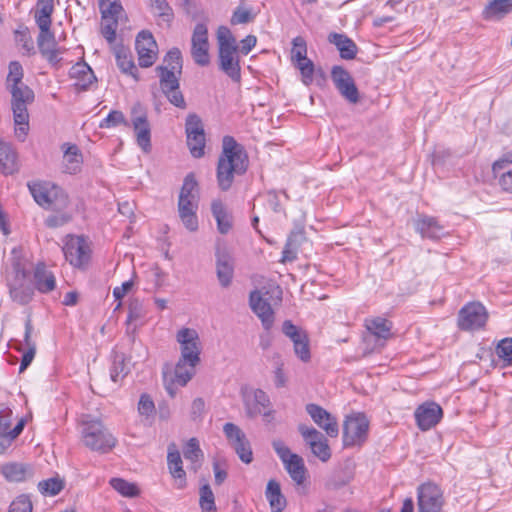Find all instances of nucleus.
Here are the masks:
<instances>
[{
	"label": "nucleus",
	"instance_id": "nucleus-37",
	"mask_svg": "<svg viewBox=\"0 0 512 512\" xmlns=\"http://www.w3.org/2000/svg\"><path fill=\"white\" fill-rule=\"evenodd\" d=\"M283 464L292 480L298 485L303 484L306 478V467L302 457L295 454Z\"/></svg>",
	"mask_w": 512,
	"mask_h": 512
},
{
	"label": "nucleus",
	"instance_id": "nucleus-15",
	"mask_svg": "<svg viewBox=\"0 0 512 512\" xmlns=\"http://www.w3.org/2000/svg\"><path fill=\"white\" fill-rule=\"evenodd\" d=\"M331 79L340 93L348 102L355 104L359 101V91L351 74L342 66L336 65L331 69Z\"/></svg>",
	"mask_w": 512,
	"mask_h": 512
},
{
	"label": "nucleus",
	"instance_id": "nucleus-57",
	"mask_svg": "<svg viewBox=\"0 0 512 512\" xmlns=\"http://www.w3.org/2000/svg\"><path fill=\"white\" fill-rule=\"evenodd\" d=\"M10 414L0 413V446L8 447V435L11 430Z\"/></svg>",
	"mask_w": 512,
	"mask_h": 512
},
{
	"label": "nucleus",
	"instance_id": "nucleus-28",
	"mask_svg": "<svg viewBox=\"0 0 512 512\" xmlns=\"http://www.w3.org/2000/svg\"><path fill=\"white\" fill-rule=\"evenodd\" d=\"M167 465L170 474L177 481V488L183 489L186 486V473L182 466L180 453L174 445L168 448Z\"/></svg>",
	"mask_w": 512,
	"mask_h": 512
},
{
	"label": "nucleus",
	"instance_id": "nucleus-7",
	"mask_svg": "<svg viewBox=\"0 0 512 512\" xmlns=\"http://www.w3.org/2000/svg\"><path fill=\"white\" fill-rule=\"evenodd\" d=\"M444 505L443 491L435 483H423L417 488L418 512H442Z\"/></svg>",
	"mask_w": 512,
	"mask_h": 512
},
{
	"label": "nucleus",
	"instance_id": "nucleus-2",
	"mask_svg": "<svg viewBox=\"0 0 512 512\" xmlns=\"http://www.w3.org/2000/svg\"><path fill=\"white\" fill-rule=\"evenodd\" d=\"M28 187L35 202L53 212L45 219L47 227L57 228L71 221L70 200L61 187L51 182H35Z\"/></svg>",
	"mask_w": 512,
	"mask_h": 512
},
{
	"label": "nucleus",
	"instance_id": "nucleus-14",
	"mask_svg": "<svg viewBox=\"0 0 512 512\" xmlns=\"http://www.w3.org/2000/svg\"><path fill=\"white\" fill-rule=\"evenodd\" d=\"M224 434L240 460L249 464L253 460V453L249 440L245 433L235 424L226 423L223 427Z\"/></svg>",
	"mask_w": 512,
	"mask_h": 512
},
{
	"label": "nucleus",
	"instance_id": "nucleus-64",
	"mask_svg": "<svg viewBox=\"0 0 512 512\" xmlns=\"http://www.w3.org/2000/svg\"><path fill=\"white\" fill-rule=\"evenodd\" d=\"M283 333L289 337L291 340L301 337L305 332L301 331L297 326H295L291 321L286 320L282 325Z\"/></svg>",
	"mask_w": 512,
	"mask_h": 512
},
{
	"label": "nucleus",
	"instance_id": "nucleus-23",
	"mask_svg": "<svg viewBox=\"0 0 512 512\" xmlns=\"http://www.w3.org/2000/svg\"><path fill=\"white\" fill-rule=\"evenodd\" d=\"M219 68L234 82L241 80L238 50L219 51Z\"/></svg>",
	"mask_w": 512,
	"mask_h": 512
},
{
	"label": "nucleus",
	"instance_id": "nucleus-52",
	"mask_svg": "<svg viewBox=\"0 0 512 512\" xmlns=\"http://www.w3.org/2000/svg\"><path fill=\"white\" fill-rule=\"evenodd\" d=\"M291 341L294 345L295 354L302 361H308L310 359V350L307 335L304 333L301 337H297Z\"/></svg>",
	"mask_w": 512,
	"mask_h": 512
},
{
	"label": "nucleus",
	"instance_id": "nucleus-54",
	"mask_svg": "<svg viewBox=\"0 0 512 512\" xmlns=\"http://www.w3.org/2000/svg\"><path fill=\"white\" fill-rule=\"evenodd\" d=\"M307 55V43L302 36H297L292 40L291 60H304Z\"/></svg>",
	"mask_w": 512,
	"mask_h": 512
},
{
	"label": "nucleus",
	"instance_id": "nucleus-6",
	"mask_svg": "<svg viewBox=\"0 0 512 512\" xmlns=\"http://www.w3.org/2000/svg\"><path fill=\"white\" fill-rule=\"evenodd\" d=\"M197 364L179 359L173 371H163L164 386L170 397H175L177 387H184L195 374Z\"/></svg>",
	"mask_w": 512,
	"mask_h": 512
},
{
	"label": "nucleus",
	"instance_id": "nucleus-18",
	"mask_svg": "<svg viewBox=\"0 0 512 512\" xmlns=\"http://www.w3.org/2000/svg\"><path fill=\"white\" fill-rule=\"evenodd\" d=\"M138 61L141 67H150L157 57V43L151 32L143 30L138 33L135 41Z\"/></svg>",
	"mask_w": 512,
	"mask_h": 512
},
{
	"label": "nucleus",
	"instance_id": "nucleus-32",
	"mask_svg": "<svg viewBox=\"0 0 512 512\" xmlns=\"http://www.w3.org/2000/svg\"><path fill=\"white\" fill-rule=\"evenodd\" d=\"M17 154L9 143H6L0 137V171L3 174L9 175L16 172Z\"/></svg>",
	"mask_w": 512,
	"mask_h": 512
},
{
	"label": "nucleus",
	"instance_id": "nucleus-39",
	"mask_svg": "<svg viewBox=\"0 0 512 512\" xmlns=\"http://www.w3.org/2000/svg\"><path fill=\"white\" fill-rule=\"evenodd\" d=\"M183 454L186 460L191 462V469L196 472L201 466L203 452L199 447L198 440L191 438L185 445Z\"/></svg>",
	"mask_w": 512,
	"mask_h": 512
},
{
	"label": "nucleus",
	"instance_id": "nucleus-1",
	"mask_svg": "<svg viewBox=\"0 0 512 512\" xmlns=\"http://www.w3.org/2000/svg\"><path fill=\"white\" fill-rule=\"evenodd\" d=\"M24 72L21 64L12 61L5 80V87L11 94V109L13 120L17 128L15 134L24 140L29 124L28 106L34 102V91L23 82Z\"/></svg>",
	"mask_w": 512,
	"mask_h": 512
},
{
	"label": "nucleus",
	"instance_id": "nucleus-61",
	"mask_svg": "<svg viewBox=\"0 0 512 512\" xmlns=\"http://www.w3.org/2000/svg\"><path fill=\"white\" fill-rule=\"evenodd\" d=\"M138 411L141 415L146 417H149L155 413V405L149 395H141L138 403Z\"/></svg>",
	"mask_w": 512,
	"mask_h": 512
},
{
	"label": "nucleus",
	"instance_id": "nucleus-20",
	"mask_svg": "<svg viewBox=\"0 0 512 512\" xmlns=\"http://www.w3.org/2000/svg\"><path fill=\"white\" fill-rule=\"evenodd\" d=\"M249 303L252 311L260 318L264 329L269 330L274 323V312L268 298L260 291H252Z\"/></svg>",
	"mask_w": 512,
	"mask_h": 512
},
{
	"label": "nucleus",
	"instance_id": "nucleus-62",
	"mask_svg": "<svg viewBox=\"0 0 512 512\" xmlns=\"http://www.w3.org/2000/svg\"><path fill=\"white\" fill-rule=\"evenodd\" d=\"M163 93L166 95L171 104L182 109L186 107V102L179 88L169 89Z\"/></svg>",
	"mask_w": 512,
	"mask_h": 512
},
{
	"label": "nucleus",
	"instance_id": "nucleus-53",
	"mask_svg": "<svg viewBox=\"0 0 512 512\" xmlns=\"http://www.w3.org/2000/svg\"><path fill=\"white\" fill-rule=\"evenodd\" d=\"M123 124L129 126L124 114L121 111L113 110L99 124L100 128H111Z\"/></svg>",
	"mask_w": 512,
	"mask_h": 512
},
{
	"label": "nucleus",
	"instance_id": "nucleus-33",
	"mask_svg": "<svg viewBox=\"0 0 512 512\" xmlns=\"http://www.w3.org/2000/svg\"><path fill=\"white\" fill-rule=\"evenodd\" d=\"M217 229L221 234H227L232 228V215L220 200H214L211 205Z\"/></svg>",
	"mask_w": 512,
	"mask_h": 512
},
{
	"label": "nucleus",
	"instance_id": "nucleus-48",
	"mask_svg": "<svg viewBox=\"0 0 512 512\" xmlns=\"http://www.w3.org/2000/svg\"><path fill=\"white\" fill-rule=\"evenodd\" d=\"M302 237L301 234L292 233L285 244V247L282 251V259L283 263L292 262L297 258V250H298V238Z\"/></svg>",
	"mask_w": 512,
	"mask_h": 512
},
{
	"label": "nucleus",
	"instance_id": "nucleus-30",
	"mask_svg": "<svg viewBox=\"0 0 512 512\" xmlns=\"http://www.w3.org/2000/svg\"><path fill=\"white\" fill-rule=\"evenodd\" d=\"M33 281L36 289L41 293H49L56 287L54 274L44 264L35 267Z\"/></svg>",
	"mask_w": 512,
	"mask_h": 512
},
{
	"label": "nucleus",
	"instance_id": "nucleus-25",
	"mask_svg": "<svg viewBox=\"0 0 512 512\" xmlns=\"http://www.w3.org/2000/svg\"><path fill=\"white\" fill-rule=\"evenodd\" d=\"M365 327L376 338V345L381 347L384 346L385 341L392 335V322L383 317L378 316L366 319Z\"/></svg>",
	"mask_w": 512,
	"mask_h": 512
},
{
	"label": "nucleus",
	"instance_id": "nucleus-9",
	"mask_svg": "<svg viewBox=\"0 0 512 512\" xmlns=\"http://www.w3.org/2000/svg\"><path fill=\"white\" fill-rule=\"evenodd\" d=\"M488 320L486 308L479 302H471L461 308L458 314V327L464 331L483 328Z\"/></svg>",
	"mask_w": 512,
	"mask_h": 512
},
{
	"label": "nucleus",
	"instance_id": "nucleus-10",
	"mask_svg": "<svg viewBox=\"0 0 512 512\" xmlns=\"http://www.w3.org/2000/svg\"><path fill=\"white\" fill-rule=\"evenodd\" d=\"M90 247L83 236L68 235L63 246L66 260L74 267L82 268L90 259Z\"/></svg>",
	"mask_w": 512,
	"mask_h": 512
},
{
	"label": "nucleus",
	"instance_id": "nucleus-55",
	"mask_svg": "<svg viewBox=\"0 0 512 512\" xmlns=\"http://www.w3.org/2000/svg\"><path fill=\"white\" fill-rule=\"evenodd\" d=\"M164 63L165 65L162 67L177 70L178 74H181L182 57L180 50L178 48H172L165 56Z\"/></svg>",
	"mask_w": 512,
	"mask_h": 512
},
{
	"label": "nucleus",
	"instance_id": "nucleus-47",
	"mask_svg": "<svg viewBox=\"0 0 512 512\" xmlns=\"http://www.w3.org/2000/svg\"><path fill=\"white\" fill-rule=\"evenodd\" d=\"M150 7L153 13L165 22H171L174 13L173 9L166 0H150Z\"/></svg>",
	"mask_w": 512,
	"mask_h": 512
},
{
	"label": "nucleus",
	"instance_id": "nucleus-46",
	"mask_svg": "<svg viewBox=\"0 0 512 512\" xmlns=\"http://www.w3.org/2000/svg\"><path fill=\"white\" fill-rule=\"evenodd\" d=\"M117 28V18L102 15L101 34L110 45H112L115 42Z\"/></svg>",
	"mask_w": 512,
	"mask_h": 512
},
{
	"label": "nucleus",
	"instance_id": "nucleus-3",
	"mask_svg": "<svg viewBox=\"0 0 512 512\" xmlns=\"http://www.w3.org/2000/svg\"><path fill=\"white\" fill-rule=\"evenodd\" d=\"M222 148L217 165V182L222 191H227L232 186L235 174L241 175L247 170L248 157L232 136H224Z\"/></svg>",
	"mask_w": 512,
	"mask_h": 512
},
{
	"label": "nucleus",
	"instance_id": "nucleus-49",
	"mask_svg": "<svg viewBox=\"0 0 512 512\" xmlns=\"http://www.w3.org/2000/svg\"><path fill=\"white\" fill-rule=\"evenodd\" d=\"M128 373L125 359L122 354H116L113 358V363L110 368V378L113 382L117 383L123 379Z\"/></svg>",
	"mask_w": 512,
	"mask_h": 512
},
{
	"label": "nucleus",
	"instance_id": "nucleus-38",
	"mask_svg": "<svg viewBox=\"0 0 512 512\" xmlns=\"http://www.w3.org/2000/svg\"><path fill=\"white\" fill-rule=\"evenodd\" d=\"M54 6L53 0H38L35 12V20L40 30H45L51 26V15Z\"/></svg>",
	"mask_w": 512,
	"mask_h": 512
},
{
	"label": "nucleus",
	"instance_id": "nucleus-17",
	"mask_svg": "<svg viewBox=\"0 0 512 512\" xmlns=\"http://www.w3.org/2000/svg\"><path fill=\"white\" fill-rule=\"evenodd\" d=\"M191 55L196 64L206 66L210 62L208 29L203 23L195 26L191 39Z\"/></svg>",
	"mask_w": 512,
	"mask_h": 512
},
{
	"label": "nucleus",
	"instance_id": "nucleus-34",
	"mask_svg": "<svg viewBox=\"0 0 512 512\" xmlns=\"http://www.w3.org/2000/svg\"><path fill=\"white\" fill-rule=\"evenodd\" d=\"M64 150L63 165L65 172L75 174L80 170L82 164V154L76 145L65 143L62 146Z\"/></svg>",
	"mask_w": 512,
	"mask_h": 512
},
{
	"label": "nucleus",
	"instance_id": "nucleus-45",
	"mask_svg": "<svg viewBox=\"0 0 512 512\" xmlns=\"http://www.w3.org/2000/svg\"><path fill=\"white\" fill-rule=\"evenodd\" d=\"M64 488V481L60 477H52L38 483L39 491L46 496H55Z\"/></svg>",
	"mask_w": 512,
	"mask_h": 512
},
{
	"label": "nucleus",
	"instance_id": "nucleus-21",
	"mask_svg": "<svg viewBox=\"0 0 512 512\" xmlns=\"http://www.w3.org/2000/svg\"><path fill=\"white\" fill-rule=\"evenodd\" d=\"M306 411L312 420L330 437H336L339 429L336 419L324 408L317 404H308Z\"/></svg>",
	"mask_w": 512,
	"mask_h": 512
},
{
	"label": "nucleus",
	"instance_id": "nucleus-8",
	"mask_svg": "<svg viewBox=\"0 0 512 512\" xmlns=\"http://www.w3.org/2000/svg\"><path fill=\"white\" fill-rule=\"evenodd\" d=\"M129 126L134 130L138 146L145 152L151 151V126L147 113L140 104L131 109Z\"/></svg>",
	"mask_w": 512,
	"mask_h": 512
},
{
	"label": "nucleus",
	"instance_id": "nucleus-56",
	"mask_svg": "<svg viewBox=\"0 0 512 512\" xmlns=\"http://www.w3.org/2000/svg\"><path fill=\"white\" fill-rule=\"evenodd\" d=\"M496 353L499 358L512 365V338L502 339L496 347Z\"/></svg>",
	"mask_w": 512,
	"mask_h": 512
},
{
	"label": "nucleus",
	"instance_id": "nucleus-12",
	"mask_svg": "<svg viewBox=\"0 0 512 512\" xmlns=\"http://www.w3.org/2000/svg\"><path fill=\"white\" fill-rule=\"evenodd\" d=\"M187 145L190 153L195 158L204 155L205 132L201 119L196 114H189L185 124Z\"/></svg>",
	"mask_w": 512,
	"mask_h": 512
},
{
	"label": "nucleus",
	"instance_id": "nucleus-59",
	"mask_svg": "<svg viewBox=\"0 0 512 512\" xmlns=\"http://www.w3.org/2000/svg\"><path fill=\"white\" fill-rule=\"evenodd\" d=\"M8 512H32V503L29 497L26 495L17 497L10 504Z\"/></svg>",
	"mask_w": 512,
	"mask_h": 512
},
{
	"label": "nucleus",
	"instance_id": "nucleus-44",
	"mask_svg": "<svg viewBox=\"0 0 512 512\" xmlns=\"http://www.w3.org/2000/svg\"><path fill=\"white\" fill-rule=\"evenodd\" d=\"M199 505L203 512H215V497L209 484H204L199 489Z\"/></svg>",
	"mask_w": 512,
	"mask_h": 512
},
{
	"label": "nucleus",
	"instance_id": "nucleus-27",
	"mask_svg": "<svg viewBox=\"0 0 512 512\" xmlns=\"http://www.w3.org/2000/svg\"><path fill=\"white\" fill-rule=\"evenodd\" d=\"M244 403L247 409V413L250 416L263 413V409L270 405L268 395L261 389H255L244 394Z\"/></svg>",
	"mask_w": 512,
	"mask_h": 512
},
{
	"label": "nucleus",
	"instance_id": "nucleus-41",
	"mask_svg": "<svg viewBox=\"0 0 512 512\" xmlns=\"http://www.w3.org/2000/svg\"><path fill=\"white\" fill-rule=\"evenodd\" d=\"M109 483L123 497L134 498L140 494L136 484L128 482L123 478H112Z\"/></svg>",
	"mask_w": 512,
	"mask_h": 512
},
{
	"label": "nucleus",
	"instance_id": "nucleus-43",
	"mask_svg": "<svg viewBox=\"0 0 512 512\" xmlns=\"http://www.w3.org/2000/svg\"><path fill=\"white\" fill-rule=\"evenodd\" d=\"M218 50H238L236 38L226 26H220L217 30Z\"/></svg>",
	"mask_w": 512,
	"mask_h": 512
},
{
	"label": "nucleus",
	"instance_id": "nucleus-26",
	"mask_svg": "<svg viewBox=\"0 0 512 512\" xmlns=\"http://www.w3.org/2000/svg\"><path fill=\"white\" fill-rule=\"evenodd\" d=\"M70 78L75 80L74 86L78 90H86L96 81V77L88 64L78 62L69 71Z\"/></svg>",
	"mask_w": 512,
	"mask_h": 512
},
{
	"label": "nucleus",
	"instance_id": "nucleus-40",
	"mask_svg": "<svg viewBox=\"0 0 512 512\" xmlns=\"http://www.w3.org/2000/svg\"><path fill=\"white\" fill-rule=\"evenodd\" d=\"M116 62L117 66L120 70L125 73L136 78L135 72H137V68L132 60V57L127 49L124 47H119L115 50Z\"/></svg>",
	"mask_w": 512,
	"mask_h": 512
},
{
	"label": "nucleus",
	"instance_id": "nucleus-60",
	"mask_svg": "<svg viewBox=\"0 0 512 512\" xmlns=\"http://www.w3.org/2000/svg\"><path fill=\"white\" fill-rule=\"evenodd\" d=\"M253 18L254 17L251 13V10L242 7H237L233 12L230 22L232 25L246 24L252 21Z\"/></svg>",
	"mask_w": 512,
	"mask_h": 512
},
{
	"label": "nucleus",
	"instance_id": "nucleus-31",
	"mask_svg": "<svg viewBox=\"0 0 512 512\" xmlns=\"http://www.w3.org/2000/svg\"><path fill=\"white\" fill-rule=\"evenodd\" d=\"M1 473L12 482H21L33 476V469L24 463H7L2 466Z\"/></svg>",
	"mask_w": 512,
	"mask_h": 512
},
{
	"label": "nucleus",
	"instance_id": "nucleus-58",
	"mask_svg": "<svg viewBox=\"0 0 512 512\" xmlns=\"http://www.w3.org/2000/svg\"><path fill=\"white\" fill-rule=\"evenodd\" d=\"M145 316L142 302L137 299H131L128 307V321L133 322Z\"/></svg>",
	"mask_w": 512,
	"mask_h": 512
},
{
	"label": "nucleus",
	"instance_id": "nucleus-4",
	"mask_svg": "<svg viewBox=\"0 0 512 512\" xmlns=\"http://www.w3.org/2000/svg\"><path fill=\"white\" fill-rule=\"evenodd\" d=\"M197 182L192 174L185 177L178 199V213L181 222L187 230L195 232L198 229L199 192Z\"/></svg>",
	"mask_w": 512,
	"mask_h": 512
},
{
	"label": "nucleus",
	"instance_id": "nucleus-22",
	"mask_svg": "<svg viewBox=\"0 0 512 512\" xmlns=\"http://www.w3.org/2000/svg\"><path fill=\"white\" fill-rule=\"evenodd\" d=\"M216 273L222 287H228L233 278L234 262L230 253L225 248L216 250Z\"/></svg>",
	"mask_w": 512,
	"mask_h": 512
},
{
	"label": "nucleus",
	"instance_id": "nucleus-50",
	"mask_svg": "<svg viewBox=\"0 0 512 512\" xmlns=\"http://www.w3.org/2000/svg\"><path fill=\"white\" fill-rule=\"evenodd\" d=\"M37 42L42 56L45 54V50L51 51L58 47L54 35L50 32V27L40 30Z\"/></svg>",
	"mask_w": 512,
	"mask_h": 512
},
{
	"label": "nucleus",
	"instance_id": "nucleus-29",
	"mask_svg": "<svg viewBox=\"0 0 512 512\" xmlns=\"http://www.w3.org/2000/svg\"><path fill=\"white\" fill-rule=\"evenodd\" d=\"M328 41L336 46L342 59L352 60L356 57L357 46L354 41L345 34L336 32L330 33Z\"/></svg>",
	"mask_w": 512,
	"mask_h": 512
},
{
	"label": "nucleus",
	"instance_id": "nucleus-5",
	"mask_svg": "<svg viewBox=\"0 0 512 512\" xmlns=\"http://www.w3.org/2000/svg\"><path fill=\"white\" fill-rule=\"evenodd\" d=\"M82 435L84 444L93 451L107 453L116 444V439L100 422L87 423Z\"/></svg>",
	"mask_w": 512,
	"mask_h": 512
},
{
	"label": "nucleus",
	"instance_id": "nucleus-36",
	"mask_svg": "<svg viewBox=\"0 0 512 512\" xmlns=\"http://www.w3.org/2000/svg\"><path fill=\"white\" fill-rule=\"evenodd\" d=\"M266 499L269 502L272 512H282L286 507V498L281 492L280 484L270 480L266 487Z\"/></svg>",
	"mask_w": 512,
	"mask_h": 512
},
{
	"label": "nucleus",
	"instance_id": "nucleus-11",
	"mask_svg": "<svg viewBox=\"0 0 512 512\" xmlns=\"http://www.w3.org/2000/svg\"><path fill=\"white\" fill-rule=\"evenodd\" d=\"M368 429L369 420L364 414L358 413L347 417L343 427L344 445H361L367 439Z\"/></svg>",
	"mask_w": 512,
	"mask_h": 512
},
{
	"label": "nucleus",
	"instance_id": "nucleus-16",
	"mask_svg": "<svg viewBox=\"0 0 512 512\" xmlns=\"http://www.w3.org/2000/svg\"><path fill=\"white\" fill-rule=\"evenodd\" d=\"M176 339L181 348L180 359L198 364L201 348L197 331L191 328H182L177 332Z\"/></svg>",
	"mask_w": 512,
	"mask_h": 512
},
{
	"label": "nucleus",
	"instance_id": "nucleus-13",
	"mask_svg": "<svg viewBox=\"0 0 512 512\" xmlns=\"http://www.w3.org/2000/svg\"><path fill=\"white\" fill-rule=\"evenodd\" d=\"M298 431L314 456L322 462H327L330 459L331 450L326 437L321 432L305 424H300Z\"/></svg>",
	"mask_w": 512,
	"mask_h": 512
},
{
	"label": "nucleus",
	"instance_id": "nucleus-24",
	"mask_svg": "<svg viewBox=\"0 0 512 512\" xmlns=\"http://www.w3.org/2000/svg\"><path fill=\"white\" fill-rule=\"evenodd\" d=\"M415 229L423 238L440 239L446 235L445 227L431 216L422 215L415 222Z\"/></svg>",
	"mask_w": 512,
	"mask_h": 512
},
{
	"label": "nucleus",
	"instance_id": "nucleus-19",
	"mask_svg": "<svg viewBox=\"0 0 512 512\" xmlns=\"http://www.w3.org/2000/svg\"><path fill=\"white\" fill-rule=\"evenodd\" d=\"M414 415L418 427L422 431H426L438 424L443 416V411L437 403L426 402L416 409Z\"/></svg>",
	"mask_w": 512,
	"mask_h": 512
},
{
	"label": "nucleus",
	"instance_id": "nucleus-51",
	"mask_svg": "<svg viewBox=\"0 0 512 512\" xmlns=\"http://www.w3.org/2000/svg\"><path fill=\"white\" fill-rule=\"evenodd\" d=\"M15 41L21 46L24 54L33 55L35 53L34 42L27 29L16 30Z\"/></svg>",
	"mask_w": 512,
	"mask_h": 512
},
{
	"label": "nucleus",
	"instance_id": "nucleus-63",
	"mask_svg": "<svg viewBox=\"0 0 512 512\" xmlns=\"http://www.w3.org/2000/svg\"><path fill=\"white\" fill-rule=\"evenodd\" d=\"M272 446L283 463L295 455L281 440H274Z\"/></svg>",
	"mask_w": 512,
	"mask_h": 512
},
{
	"label": "nucleus",
	"instance_id": "nucleus-35",
	"mask_svg": "<svg viewBox=\"0 0 512 512\" xmlns=\"http://www.w3.org/2000/svg\"><path fill=\"white\" fill-rule=\"evenodd\" d=\"M512 11V0H492L483 10L486 20H500Z\"/></svg>",
	"mask_w": 512,
	"mask_h": 512
},
{
	"label": "nucleus",
	"instance_id": "nucleus-42",
	"mask_svg": "<svg viewBox=\"0 0 512 512\" xmlns=\"http://www.w3.org/2000/svg\"><path fill=\"white\" fill-rule=\"evenodd\" d=\"M160 78V87L164 92L169 89L179 88V79L176 76L177 70L168 67H157Z\"/></svg>",
	"mask_w": 512,
	"mask_h": 512
}]
</instances>
